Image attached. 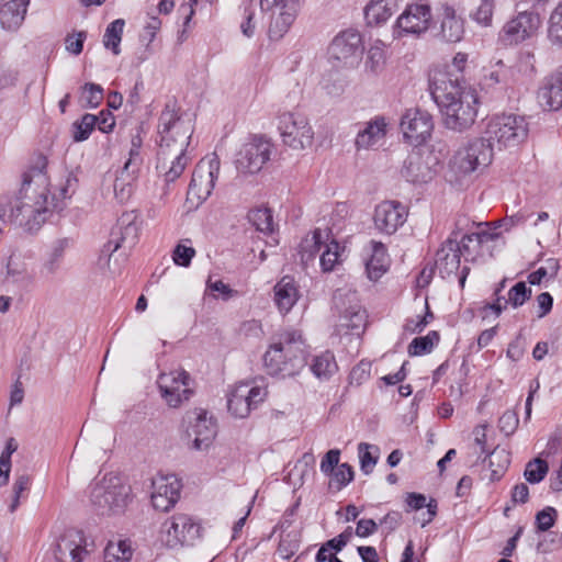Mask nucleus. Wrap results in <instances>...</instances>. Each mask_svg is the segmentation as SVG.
I'll return each mask as SVG.
<instances>
[{
	"instance_id": "nucleus-1",
	"label": "nucleus",
	"mask_w": 562,
	"mask_h": 562,
	"mask_svg": "<svg viewBox=\"0 0 562 562\" xmlns=\"http://www.w3.org/2000/svg\"><path fill=\"white\" fill-rule=\"evenodd\" d=\"M45 158H40L38 166L23 176V182L11 203V218L29 232L37 231L55 210H60L54 196L49 199L48 178L43 169Z\"/></svg>"
},
{
	"instance_id": "nucleus-2",
	"label": "nucleus",
	"mask_w": 562,
	"mask_h": 562,
	"mask_svg": "<svg viewBox=\"0 0 562 562\" xmlns=\"http://www.w3.org/2000/svg\"><path fill=\"white\" fill-rule=\"evenodd\" d=\"M160 135L157 169L164 173L166 184L175 182L184 171L190 158L187 155L193 127L189 119L181 117L169 105L159 117Z\"/></svg>"
},
{
	"instance_id": "nucleus-3",
	"label": "nucleus",
	"mask_w": 562,
	"mask_h": 562,
	"mask_svg": "<svg viewBox=\"0 0 562 562\" xmlns=\"http://www.w3.org/2000/svg\"><path fill=\"white\" fill-rule=\"evenodd\" d=\"M431 94L442 114L443 125L454 132L470 128L477 115L476 91L458 79H430Z\"/></svg>"
},
{
	"instance_id": "nucleus-4",
	"label": "nucleus",
	"mask_w": 562,
	"mask_h": 562,
	"mask_svg": "<svg viewBox=\"0 0 562 562\" xmlns=\"http://www.w3.org/2000/svg\"><path fill=\"white\" fill-rule=\"evenodd\" d=\"M269 374L295 375L305 364V342L299 330L288 329L278 334L263 356Z\"/></svg>"
},
{
	"instance_id": "nucleus-5",
	"label": "nucleus",
	"mask_w": 562,
	"mask_h": 562,
	"mask_svg": "<svg viewBox=\"0 0 562 562\" xmlns=\"http://www.w3.org/2000/svg\"><path fill=\"white\" fill-rule=\"evenodd\" d=\"M529 135L527 119L518 114H499L492 116L485 126L483 140L495 149H512L524 144Z\"/></svg>"
},
{
	"instance_id": "nucleus-6",
	"label": "nucleus",
	"mask_w": 562,
	"mask_h": 562,
	"mask_svg": "<svg viewBox=\"0 0 562 562\" xmlns=\"http://www.w3.org/2000/svg\"><path fill=\"white\" fill-rule=\"evenodd\" d=\"M131 486L115 474H105L91 485L90 498L102 515L121 514L131 502Z\"/></svg>"
},
{
	"instance_id": "nucleus-7",
	"label": "nucleus",
	"mask_w": 562,
	"mask_h": 562,
	"mask_svg": "<svg viewBox=\"0 0 562 562\" xmlns=\"http://www.w3.org/2000/svg\"><path fill=\"white\" fill-rule=\"evenodd\" d=\"M277 128L283 145L303 150L314 143V130L308 117L296 111H283L277 116Z\"/></svg>"
},
{
	"instance_id": "nucleus-8",
	"label": "nucleus",
	"mask_w": 562,
	"mask_h": 562,
	"mask_svg": "<svg viewBox=\"0 0 562 562\" xmlns=\"http://www.w3.org/2000/svg\"><path fill=\"white\" fill-rule=\"evenodd\" d=\"M493 151L482 137L473 138L459 147L449 162V168L457 178L472 173L480 167L488 166Z\"/></svg>"
},
{
	"instance_id": "nucleus-9",
	"label": "nucleus",
	"mask_w": 562,
	"mask_h": 562,
	"mask_svg": "<svg viewBox=\"0 0 562 562\" xmlns=\"http://www.w3.org/2000/svg\"><path fill=\"white\" fill-rule=\"evenodd\" d=\"M260 8L268 19L269 38L279 41L294 23L301 8V0H260Z\"/></svg>"
},
{
	"instance_id": "nucleus-10",
	"label": "nucleus",
	"mask_w": 562,
	"mask_h": 562,
	"mask_svg": "<svg viewBox=\"0 0 562 562\" xmlns=\"http://www.w3.org/2000/svg\"><path fill=\"white\" fill-rule=\"evenodd\" d=\"M364 52L362 35L353 29L338 33L328 47L329 58L336 66L353 68L359 65Z\"/></svg>"
},
{
	"instance_id": "nucleus-11",
	"label": "nucleus",
	"mask_w": 562,
	"mask_h": 562,
	"mask_svg": "<svg viewBox=\"0 0 562 562\" xmlns=\"http://www.w3.org/2000/svg\"><path fill=\"white\" fill-rule=\"evenodd\" d=\"M220 158L211 154L195 166L188 189V198L205 201L212 193L220 172Z\"/></svg>"
},
{
	"instance_id": "nucleus-12",
	"label": "nucleus",
	"mask_w": 562,
	"mask_h": 562,
	"mask_svg": "<svg viewBox=\"0 0 562 562\" xmlns=\"http://www.w3.org/2000/svg\"><path fill=\"white\" fill-rule=\"evenodd\" d=\"M272 143L260 135L252 136L236 155V168L244 173H256L270 159Z\"/></svg>"
},
{
	"instance_id": "nucleus-13",
	"label": "nucleus",
	"mask_w": 562,
	"mask_h": 562,
	"mask_svg": "<svg viewBox=\"0 0 562 562\" xmlns=\"http://www.w3.org/2000/svg\"><path fill=\"white\" fill-rule=\"evenodd\" d=\"M268 391L263 384L241 382L228 394L227 408L232 415L245 418L251 409L258 407L267 397Z\"/></svg>"
},
{
	"instance_id": "nucleus-14",
	"label": "nucleus",
	"mask_w": 562,
	"mask_h": 562,
	"mask_svg": "<svg viewBox=\"0 0 562 562\" xmlns=\"http://www.w3.org/2000/svg\"><path fill=\"white\" fill-rule=\"evenodd\" d=\"M432 21V12L429 4L414 2L406 5L397 18L393 27V35L400 38L404 35H420L425 33Z\"/></svg>"
},
{
	"instance_id": "nucleus-15",
	"label": "nucleus",
	"mask_w": 562,
	"mask_h": 562,
	"mask_svg": "<svg viewBox=\"0 0 562 562\" xmlns=\"http://www.w3.org/2000/svg\"><path fill=\"white\" fill-rule=\"evenodd\" d=\"M50 550L56 562H82L87 554L83 532L76 528H67L55 533Z\"/></svg>"
},
{
	"instance_id": "nucleus-16",
	"label": "nucleus",
	"mask_w": 562,
	"mask_h": 562,
	"mask_svg": "<svg viewBox=\"0 0 562 562\" xmlns=\"http://www.w3.org/2000/svg\"><path fill=\"white\" fill-rule=\"evenodd\" d=\"M335 307L339 312L338 328H346L360 334L367 325V312L361 306L356 293L337 292L334 295Z\"/></svg>"
},
{
	"instance_id": "nucleus-17",
	"label": "nucleus",
	"mask_w": 562,
	"mask_h": 562,
	"mask_svg": "<svg viewBox=\"0 0 562 562\" xmlns=\"http://www.w3.org/2000/svg\"><path fill=\"white\" fill-rule=\"evenodd\" d=\"M199 536L200 526L186 514L173 515L162 524L160 529L161 541L170 548L192 542L199 538Z\"/></svg>"
},
{
	"instance_id": "nucleus-18",
	"label": "nucleus",
	"mask_w": 562,
	"mask_h": 562,
	"mask_svg": "<svg viewBox=\"0 0 562 562\" xmlns=\"http://www.w3.org/2000/svg\"><path fill=\"white\" fill-rule=\"evenodd\" d=\"M160 394L170 407H178L192 394L190 375L184 370L161 373L157 381Z\"/></svg>"
},
{
	"instance_id": "nucleus-19",
	"label": "nucleus",
	"mask_w": 562,
	"mask_h": 562,
	"mask_svg": "<svg viewBox=\"0 0 562 562\" xmlns=\"http://www.w3.org/2000/svg\"><path fill=\"white\" fill-rule=\"evenodd\" d=\"M434 122L431 115L419 109L407 110L401 120L404 138L413 146L424 144L431 135Z\"/></svg>"
},
{
	"instance_id": "nucleus-20",
	"label": "nucleus",
	"mask_w": 562,
	"mask_h": 562,
	"mask_svg": "<svg viewBox=\"0 0 562 562\" xmlns=\"http://www.w3.org/2000/svg\"><path fill=\"white\" fill-rule=\"evenodd\" d=\"M541 24L542 20L538 12H519L503 26V40L506 44H519L536 35Z\"/></svg>"
},
{
	"instance_id": "nucleus-21",
	"label": "nucleus",
	"mask_w": 562,
	"mask_h": 562,
	"mask_svg": "<svg viewBox=\"0 0 562 562\" xmlns=\"http://www.w3.org/2000/svg\"><path fill=\"white\" fill-rule=\"evenodd\" d=\"M151 503L161 512H167L179 499L180 482L175 475H157L151 481Z\"/></svg>"
},
{
	"instance_id": "nucleus-22",
	"label": "nucleus",
	"mask_w": 562,
	"mask_h": 562,
	"mask_svg": "<svg viewBox=\"0 0 562 562\" xmlns=\"http://www.w3.org/2000/svg\"><path fill=\"white\" fill-rule=\"evenodd\" d=\"M438 20L440 23L438 36L446 43H458L462 41L465 33V20L457 13L453 5L442 3L439 9Z\"/></svg>"
},
{
	"instance_id": "nucleus-23",
	"label": "nucleus",
	"mask_w": 562,
	"mask_h": 562,
	"mask_svg": "<svg viewBox=\"0 0 562 562\" xmlns=\"http://www.w3.org/2000/svg\"><path fill=\"white\" fill-rule=\"evenodd\" d=\"M406 209L400 202L384 201L375 207L374 225L381 233L391 235L404 224Z\"/></svg>"
},
{
	"instance_id": "nucleus-24",
	"label": "nucleus",
	"mask_w": 562,
	"mask_h": 562,
	"mask_svg": "<svg viewBox=\"0 0 562 562\" xmlns=\"http://www.w3.org/2000/svg\"><path fill=\"white\" fill-rule=\"evenodd\" d=\"M460 246L456 239L448 238L436 254L435 267L441 278L456 274L460 268Z\"/></svg>"
},
{
	"instance_id": "nucleus-25",
	"label": "nucleus",
	"mask_w": 562,
	"mask_h": 562,
	"mask_svg": "<svg viewBox=\"0 0 562 562\" xmlns=\"http://www.w3.org/2000/svg\"><path fill=\"white\" fill-rule=\"evenodd\" d=\"M387 122L383 116H375L367 122L356 137L358 149H374L379 147L386 135Z\"/></svg>"
},
{
	"instance_id": "nucleus-26",
	"label": "nucleus",
	"mask_w": 562,
	"mask_h": 562,
	"mask_svg": "<svg viewBox=\"0 0 562 562\" xmlns=\"http://www.w3.org/2000/svg\"><path fill=\"white\" fill-rule=\"evenodd\" d=\"M216 435V427L206 412H200L191 425L189 436H193L192 448L198 451L207 449Z\"/></svg>"
},
{
	"instance_id": "nucleus-27",
	"label": "nucleus",
	"mask_w": 562,
	"mask_h": 562,
	"mask_svg": "<svg viewBox=\"0 0 562 562\" xmlns=\"http://www.w3.org/2000/svg\"><path fill=\"white\" fill-rule=\"evenodd\" d=\"M538 100L549 111L562 108V67L547 79L538 92Z\"/></svg>"
},
{
	"instance_id": "nucleus-28",
	"label": "nucleus",
	"mask_w": 562,
	"mask_h": 562,
	"mask_svg": "<svg viewBox=\"0 0 562 562\" xmlns=\"http://www.w3.org/2000/svg\"><path fill=\"white\" fill-rule=\"evenodd\" d=\"M402 176L409 182L423 183L432 179L435 170L417 154H411L404 161Z\"/></svg>"
},
{
	"instance_id": "nucleus-29",
	"label": "nucleus",
	"mask_w": 562,
	"mask_h": 562,
	"mask_svg": "<svg viewBox=\"0 0 562 562\" xmlns=\"http://www.w3.org/2000/svg\"><path fill=\"white\" fill-rule=\"evenodd\" d=\"M117 229L120 231L119 234L121 235L119 240H110L106 246H104V249L102 250V254L111 257V254L116 251L122 244L126 245L127 247H133L137 239H138V226L134 222V217L132 218L131 215L122 216L119 220L117 223Z\"/></svg>"
},
{
	"instance_id": "nucleus-30",
	"label": "nucleus",
	"mask_w": 562,
	"mask_h": 562,
	"mask_svg": "<svg viewBox=\"0 0 562 562\" xmlns=\"http://www.w3.org/2000/svg\"><path fill=\"white\" fill-rule=\"evenodd\" d=\"M299 297V288L292 277L285 276L274 285V302L281 313H289Z\"/></svg>"
},
{
	"instance_id": "nucleus-31",
	"label": "nucleus",
	"mask_w": 562,
	"mask_h": 562,
	"mask_svg": "<svg viewBox=\"0 0 562 562\" xmlns=\"http://www.w3.org/2000/svg\"><path fill=\"white\" fill-rule=\"evenodd\" d=\"M30 0H10L0 9V23L3 29L9 31L18 30L27 11Z\"/></svg>"
},
{
	"instance_id": "nucleus-32",
	"label": "nucleus",
	"mask_w": 562,
	"mask_h": 562,
	"mask_svg": "<svg viewBox=\"0 0 562 562\" xmlns=\"http://www.w3.org/2000/svg\"><path fill=\"white\" fill-rule=\"evenodd\" d=\"M400 0H371L364 8L368 25L385 23L398 9Z\"/></svg>"
},
{
	"instance_id": "nucleus-33",
	"label": "nucleus",
	"mask_w": 562,
	"mask_h": 562,
	"mask_svg": "<svg viewBox=\"0 0 562 562\" xmlns=\"http://www.w3.org/2000/svg\"><path fill=\"white\" fill-rule=\"evenodd\" d=\"M323 235L324 234L319 228H317L313 232L312 241H313L314 251H312L310 254L308 258L312 257L314 255V252L321 251L322 248L324 247L325 249L322 251L319 262H321V267H322L323 271L329 272V271L334 270V267L338 261L339 245H338V243H336L334 240L330 241V244L324 245L323 244Z\"/></svg>"
},
{
	"instance_id": "nucleus-34",
	"label": "nucleus",
	"mask_w": 562,
	"mask_h": 562,
	"mask_svg": "<svg viewBox=\"0 0 562 562\" xmlns=\"http://www.w3.org/2000/svg\"><path fill=\"white\" fill-rule=\"evenodd\" d=\"M389 256L382 243L371 241V255L366 262V270L370 280L380 279L387 270Z\"/></svg>"
},
{
	"instance_id": "nucleus-35",
	"label": "nucleus",
	"mask_w": 562,
	"mask_h": 562,
	"mask_svg": "<svg viewBox=\"0 0 562 562\" xmlns=\"http://www.w3.org/2000/svg\"><path fill=\"white\" fill-rule=\"evenodd\" d=\"M69 246L70 239L68 238L58 239L52 245L50 250L47 254L40 269V273L42 277L49 278L59 270L64 258V254L66 249L69 248Z\"/></svg>"
},
{
	"instance_id": "nucleus-36",
	"label": "nucleus",
	"mask_w": 562,
	"mask_h": 562,
	"mask_svg": "<svg viewBox=\"0 0 562 562\" xmlns=\"http://www.w3.org/2000/svg\"><path fill=\"white\" fill-rule=\"evenodd\" d=\"M138 170L123 168L117 172L113 182L114 196L120 203L126 202L133 194L134 182Z\"/></svg>"
},
{
	"instance_id": "nucleus-37",
	"label": "nucleus",
	"mask_w": 562,
	"mask_h": 562,
	"mask_svg": "<svg viewBox=\"0 0 562 562\" xmlns=\"http://www.w3.org/2000/svg\"><path fill=\"white\" fill-rule=\"evenodd\" d=\"M34 282L33 274L27 270L23 262L9 259L7 265V273L4 283L8 285H15L18 288H27Z\"/></svg>"
},
{
	"instance_id": "nucleus-38",
	"label": "nucleus",
	"mask_w": 562,
	"mask_h": 562,
	"mask_svg": "<svg viewBox=\"0 0 562 562\" xmlns=\"http://www.w3.org/2000/svg\"><path fill=\"white\" fill-rule=\"evenodd\" d=\"M310 369L315 378L321 381L329 380L338 370L335 356L330 351L314 356Z\"/></svg>"
},
{
	"instance_id": "nucleus-39",
	"label": "nucleus",
	"mask_w": 562,
	"mask_h": 562,
	"mask_svg": "<svg viewBox=\"0 0 562 562\" xmlns=\"http://www.w3.org/2000/svg\"><path fill=\"white\" fill-rule=\"evenodd\" d=\"M494 238V234L486 231L464 234L459 243L461 252L464 257L475 256L479 254L481 245Z\"/></svg>"
},
{
	"instance_id": "nucleus-40",
	"label": "nucleus",
	"mask_w": 562,
	"mask_h": 562,
	"mask_svg": "<svg viewBox=\"0 0 562 562\" xmlns=\"http://www.w3.org/2000/svg\"><path fill=\"white\" fill-rule=\"evenodd\" d=\"M124 26V20H114L106 26L105 33L103 35L104 47L111 49L114 55H119L121 53L120 44L122 41Z\"/></svg>"
},
{
	"instance_id": "nucleus-41",
	"label": "nucleus",
	"mask_w": 562,
	"mask_h": 562,
	"mask_svg": "<svg viewBox=\"0 0 562 562\" xmlns=\"http://www.w3.org/2000/svg\"><path fill=\"white\" fill-rule=\"evenodd\" d=\"M248 218L257 231L271 234L274 231L273 216L270 209L259 207L249 212Z\"/></svg>"
},
{
	"instance_id": "nucleus-42",
	"label": "nucleus",
	"mask_w": 562,
	"mask_h": 562,
	"mask_svg": "<svg viewBox=\"0 0 562 562\" xmlns=\"http://www.w3.org/2000/svg\"><path fill=\"white\" fill-rule=\"evenodd\" d=\"M548 38L552 45L562 47V0L550 14L548 21Z\"/></svg>"
},
{
	"instance_id": "nucleus-43",
	"label": "nucleus",
	"mask_w": 562,
	"mask_h": 562,
	"mask_svg": "<svg viewBox=\"0 0 562 562\" xmlns=\"http://www.w3.org/2000/svg\"><path fill=\"white\" fill-rule=\"evenodd\" d=\"M132 554L131 546L126 541L110 542L104 550V562H128Z\"/></svg>"
},
{
	"instance_id": "nucleus-44",
	"label": "nucleus",
	"mask_w": 562,
	"mask_h": 562,
	"mask_svg": "<svg viewBox=\"0 0 562 562\" xmlns=\"http://www.w3.org/2000/svg\"><path fill=\"white\" fill-rule=\"evenodd\" d=\"M495 0H480L479 5L470 13L473 22L482 27L492 26Z\"/></svg>"
},
{
	"instance_id": "nucleus-45",
	"label": "nucleus",
	"mask_w": 562,
	"mask_h": 562,
	"mask_svg": "<svg viewBox=\"0 0 562 562\" xmlns=\"http://www.w3.org/2000/svg\"><path fill=\"white\" fill-rule=\"evenodd\" d=\"M385 64V52H384V44L382 41H375L367 53L366 58V68L376 74L379 72Z\"/></svg>"
},
{
	"instance_id": "nucleus-46",
	"label": "nucleus",
	"mask_w": 562,
	"mask_h": 562,
	"mask_svg": "<svg viewBox=\"0 0 562 562\" xmlns=\"http://www.w3.org/2000/svg\"><path fill=\"white\" fill-rule=\"evenodd\" d=\"M98 116L94 114H85L80 120L72 124V138L75 142H83L88 139L94 130Z\"/></svg>"
},
{
	"instance_id": "nucleus-47",
	"label": "nucleus",
	"mask_w": 562,
	"mask_h": 562,
	"mask_svg": "<svg viewBox=\"0 0 562 562\" xmlns=\"http://www.w3.org/2000/svg\"><path fill=\"white\" fill-rule=\"evenodd\" d=\"M439 341L437 331H429L426 336L416 337L408 346V353L411 356H420L428 353L432 350L434 346Z\"/></svg>"
},
{
	"instance_id": "nucleus-48",
	"label": "nucleus",
	"mask_w": 562,
	"mask_h": 562,
	"mask_svg": "<svg viewBox=\"0 0 562 562\" xmlns=\"http://www.w3.org/2000/svg\"><path fill=\"white\" fill-rule=\"evenodd\" d=\"M549 465L543 459L536 458L526 464L524 476L530 484L540 483L548 474Z\"/></svg>"
},
{
	"instance_id": "nucleus-49",
	"label": "nucleus",
	"mask_w": 562,
	"mask_h": 562,
	"mask_svg": "<svg viewBox=\"0 0 562 562\" xmlns=\"http://www.w3.org/2000/svg\"><path fill=\"white\" fill-rule=\"evenodd\" d=\"M358 452L362 472L364 474L371 473L378 461L379 447L361 442L358 446Z\"/></svg>"
},
{
	"instance_id": "nucleus-50",
	"label": "nucleus",
	"mask_w": 562,
	"mask_h": 562,
	"mask_svg": "<svg viewBox=\"0 0 562 562\" xmlns=\"http://www.w3.org/2000/svg\"><path fill=\"white\" fill-rule=\"evenodd\" d=\"M143 145L142 128H136V133L132 135L128 159L124 164L125 169L139 170L142 164L140 147Z\"/></svg>"
},
{
	"instance_id": "nucleus-51",
	"label": "nucleus",
	"mask_w": 562,
	"mask_h": 562,
	"mask_svg": "<svg viewBox=\"0 0 562 562\" xmlns=\"http://www.w3.org/2000/svg\"><path fill=\"white\" fill-rule=\"evenodd\" d=\"M331 481L329 485L335 487L337 491H340L347 484H349L353 479V471L351 465L348 463H341L338 468L330 474Z\"/></svg>"
},
{
	"instance_id": "nucleus-52",
	"label": "nucleus",
	"mask_w": 562,
	"mask_h": 562,
	"mask_svg": "<svg viewBox=\"0 0 562 562\" xmlns=\"http://www.w3.org/2000/svg\"><path fill=\"white\" fill-rule=\"evenodd\" d=\"M531 296V290L527 288L525 282H517L508 292V299L505 304H510L513 307L521 306Z\"/></svg>"
},
{
	"instance_id": "nucleus-53",
	"label": "nucleus",
	"mask_w": 562,
	"mask_h": 562,
	"mask_svg": "<svg viewBox=\"0 0 562 562\" xmlns=\"http://www.w3.org/2000/svg\"><path fill=\"white\" fill-rule=\"evenodd\" d=\"M82 98L87 108L94 109L103 100V88L100 85L88 82L82 87Z\"/></svg>"
},
{
	"instance_id": "nucleus-54",
	"label": "nucleus",
	"mask_w": 562,
	"mask_h": 562,
	"mask_svg": "<svg viewBox=\"0 0 562 562\" xmlns=\"http://www.w3.org/2000/svg\"><path fill=\"white\" fill-rule=\"evenodd\" d=\"M31 477L27 474L18 475L12 486V502L9 506L11 513L15 512L20 504V497L30 488Z\"/></svg>"
},
{
	"instance_id": "nucleus-55",
	"label": "nucleus",
	"mask_w": 562,
	"mask_h": 562,
	"mask_svg": "<svg viewBox=\"0 0 562 562\" xmlns=\"http://www.w3.org/2000/svg\"><path fill=\"white\" fill-rule=\"evenodd\" d=\"M194 256L195 249L184 243L178 244L172 252L173 262L181 267H188Z\"/></svg>"
},
{
	"instance_id": "nucleus-56",
	"label": "nucleus",
	"mask_w": 562,
	"mask_h": 562,
	"mask_svg": "<svg viewBox=\"0 0 562 562\" xmlns=\"http://www.w3.org/2000/svg\"><path fill=\"white\" fill-rule=\"evenodd\" d=\"M557 510L553 507H546L536 515V526L539 531L549 530L555 522Z\"/></svg>"
},
{
	"instance_id": "nucleus-57",
	"label": "nucleus",
	"mask_w": 562,
	"mask_h": 562,
	"mask_svg": "<svg viewBox=\"0 0 562 562\" xmlns=\"http://www.w3.org/2000/svg\"><path fill=\"white\" fill-rule=\"evenodd\" d=\"M240 30L247 37H252L256 31L255 8L252 4L245 7Z\"/></svg>"
},
{
	"instance_id": "nucleus-58",
	"label": "nucleus",
	"mask_w": 562,
	"mask_h": 562,
	"mask_svg": "<svg viewBox=\"0 0 562 562\" xmlns=\"http://www.w3.org/2000/svg\"><path fill=\"white\" fill-rule=\"evenodd\" d=\"M339 457L340 451L338 449H331L328 452H326V454L321 461V471L325 475H330L338 468V465H340Z\"/></svg>"
},
{
	"instance_id": "nucleus-59",
	"label": "nucleus",
	"mask_w": 562,
	"mask_h": 562,
	"mask_svg": "<svg viewBox=\"0 0 562 562\" xmlns=\"http://www.w3.org/2000/svg\"><path fill=\"white\" fill-rule=\"evenodd\" d=\"M206 290L210 292H218L224 301H227L237 294V291L233 290L228 284H225L222 280L213 281L211 278H209L206 282Z\"/></svg>"
},
{
	"instance_id": "nucleus-60",
	"label": "nucleus",
	"mask_w": 562,
	"mask_h": 562,
	"mask_svg": "<svg viewBox=\"0 0 562 562\" xmlns=\"http://www.w3.org/2000/svg\"><path fill=\"white\" fill-rule=\"evenodd\" d=\"M518 424L519 419L514 411H506L498 420L499 429L505 435L513 434L516 430Z\"/></svg>"
},
{
	"instance_id": "nucleus-61",
	"label": "nucleus",
	"mask_w": 562,
	"mask_h": 562,
	"mask_svg": "<svg viewBox=\"0 0 562 562\" xmlns=\"http://www.w3.org/2000/svg\"><path fill=\"white\" fill-rule=\"evenodd\" d=\"M86 37L87 34L83 31L68 35L66 37V49L74 55H79L82 52Z\"/></svg>"
},
{
	"instance_id": "nucleus-62",
	"label": "nucleus",
	"mask_w": 562,
	"mask_h": 562,
	"mask_svg": "<svg viewBox=\"0 0 562 562\" xmlns=\"http://www.w3.org/2000/svg\"><path fill=\"white\" fill-rule=\"evenodd\" d=\"M378 530V525L373 519H360L357 522L355 533L358 537L366 538L373 535Z\"/></svg>"
},
{
	"instance_id": "nucleus-63",
	"label": "nucleus",
	"mask_w": 562,
	"mask_h": 562,
	"mask_svg": "<svg viewBox=\"0 0 562 562\" xmlns=\"http://www.w3.org/2000/svg\"><path fill=\"white\" fill-rule=\"evenodd\" d=\"M161 27V21L158 16L156 15H150L145 27H144V32H145V35L144 37L146 36L147 37V43H151L157 34V32L160 30Z\"/></svg>"
},
{
	"instance_id": "nucleus-64",
	"label": "nucleus",
	"mask_w": 562,
	"mask_h": 562,
	"mask_svg": "<svg viewBox=\"0 0 562 562\" xmlns=\"http://www.w3.org/2000/svg\"><path fill=\"white\" fill-rule=\"evenodd\" d=\"M512 499L516 504H525L529 499V487L525 483L516 484L512 491Z\"/></svg>"
}]
</instances>
